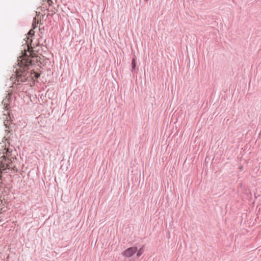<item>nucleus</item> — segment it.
<instances>
[{
	"mask_svg": "<svg viewBox=\"0 0 261 261\" xmlns=\"http://www.w3.org/2000/svg\"><path fill=\"white\" fill-rule=\"evenodd\" d=\"M28 50H24V53L22 56L19 57L17 60V67L16 70V80L18 82H25L29 76L35 80L40 75V73L35 71L33 69L31 70L30 74L28 72L29 67L37 64L40 66L41 57L36 55V53L27 46Z\"/></svg>",
	"mask_w": 261,
	"mask_h": 261,
	"instance_id": "f257e3e1",
	"label": "nucleus"
},
{
	"mask_svg": "<svg viewBox=\"0 0 261 261\" xmlns=\"http://www.w3.org/2000/svg\"><path fill=\"white\" fill-rule=\"evenodd\" d=\"M7 140H5V142ZM5 147L1 150L0 153V170H5L6 169H11L15 170V166L14 165L13 158H9L11 155V152L9 149L7 147L6 142H5Z\"/></svg>",
	"mask_w": 261,
	"mask_h": 261,
	"instance_id": "f03ea898",
	"label": "nucleus"
},
{
	"mask_svg": "<svg viewBox=\"0 0 261 261\" xmlns=\"http://www.w3.org/2000/svg\"><path fill=\"white\" fill-rule=\"evenodd\" d=\"M10 99H11L10 94H7V95L6 96L5 98L2 101V103L3 104L4 106L5 107V109L6 110V113H4L3 114V117H2V119H3L5 120V122H4L5 125H8L9 119L10 118L9 112H8V110L9 109L8 106L10 102Z\"/></svg>",
	"mask_w": 261,
	"mask_h": 261,
	"instance_id": "7ed1b4c3",
	"label": "nucleus"
},
{
	"mask_svg": "<svg viewBox=\"0 0 261 261\" xmlns=\"http://www.w3.org/2000/svg\"><path fill=\"white\" fill-rule=\"evenodd\" d=\"M137 251V248L136 247H129L125 250L122 254L123 256L129 257L132 256Z\"/></svg>",
	"mask_w": 261,
	"mask_h": 261,
	"instance_id": "20e7f679",
	"label": "nucleus"
},
{
	"mask_svg": "<svg viewBox=\"0 0 261 261\" xmlns=\"http://www.w3.org/2000/svg\"><path fill=\"white\" fill-rule=\"evenodd\" d=\"M53 1L51 0H42V6L44 8L48 9L49 7L52 5Z\"/></svg>",
	"mask_w": 261,
	"mask_h": 261,
	"instance_id": "39448f33",
	"label": "nucleus"
},
{
	"mask_svg": "<svg viewBox=\"0 0 261 261\" xmlns=\"http://www.w3.org/2000/svg\"><path fill=\"white\" fill-rule=\"evenodd\" d=\"M143 252V250L142 248H140L137 252V256L139 257L140 256H141Z\"/></svg>",
	"mask_w": 261,
	"mask_h": 261,
	"instance_id": "423d86ee",
	"label": "nucleus"
},
{
	"mask_svg": "<svg viewBox=\"0 0 261 261\" xmlns=\"http://www.w3.org/2000/svg\"><path fill=\"white\" fill-rule=\"evenodd\" d=\"M132 64L133 68H135V67L136 66L135 59H133Z\"/></svg>",
	"mask_w": 261,
	"mask_h": 261,
	"instance_id": "0eeeda50",
	"label": "nucleus"
},
{
	"mask_svg": "<svg viewBox=\"0 0 261 261\" xmlns=\"http://www.w3.org/2000/svg\"><path fill=\"white\" fill-rule=\"evenodd\" d=\"M34 34V31H33V30H31L29 33H28V35H30V36H32V35H33Z\"/></svg>",
	"mask_w": 261,
	"mask_h": 261,
	"instance_id": "6e6552de",
	"label": "nucleus"
}]
</instances>
